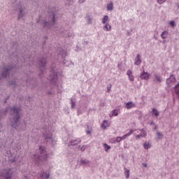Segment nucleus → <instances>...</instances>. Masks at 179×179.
<instances>
[{
    "instance_id": "1",
    "label": "nucleus",
    "mask_w": 179,
    "mask_h": 179,
    "mask_svg": "<svg viewBox=\"0 0 179 179\" xmlns=\"http://www.w3.org/2000/svg\"><path fill=\"white\" fill-rule=\"evenodd\" d=\"M38 23L45 29H52L55 24V14L52 13L45 20H39Z\"/></svg>"
},
{
    "instance_id": "2",
    "label": "nucleus",
    "mask_w": 179,
    "mask_h": 179,
    "mask_svg": "<svg viewBox=\"0 0 179 179\" xmlns=\"http://www.w3.org/2000/svg\"><path fill=\"white\" fill-rule=\"evenodd\" d=\"M40 155H35L34 157V162L36 164H39L43 160H45L48 155H47V151H45V148L43 146L39 147Z\"/></svg>"
},
{
    "instance_id": "3",
    "label": "nucleus",
    "mask_w": 179,
    "mask_h": 179,
    "mask_svg": "<svg viewBox=\"0 0 179 179\" xmlns=\"http://www.w3.org/2000/svg\"><path fill=\"white\" fill-rule=\"evenodd\" d=\"M11 113H13V119L12 122L13 128H17L19 125V119L20 116L19 115V110L16 108V107H13L10 108Z\"/></svg>"
},
{
    "instance_id": "4",
    "label": "nucleus",
    "mask_w": 179,
    "mask_h": 179,
    "mask_svg": "<svg viewBox=\"0 0 179 179\" xmlns=\"http://www.w3.org/2000/svg\"><path fill=\"white\" fill-rule=\"evenodd\" d=\"M14 70L15 67L12 66H7L5 68H3L2 73L0 75V78H8L9 76V73H10Z\"/></svg>"
},
{
    "instance_id": "5",
    "label": "nucleus",
    "mask_w": 179,
    "mask_h": 179,
    "mask_svg": "<svg viewBox=\"0 0 179 179\" xmlns=\"http://www.w3.org/2000/svg\"><path fill=\"white\" fill-rule=\"evenodd\" d=\"M52 128L51 127H48L44 129L43 136L45 139H51L52 138Z\"/></svg>"
},
{
    "instance_id": "6",
    "label": "nucleus",
    "mask_w": 179,
    "mask_h": 179,
    "mask_svg": "<svg viewBox=\"0 0 179 179\" xmlns=\"http://www.w3.org/2000/svg\"><path fill=\"white\" fill-rule=\"evenodd\" d=\"M82 142L80 138H71L69 141V146H77Z\"/></svg>"
},
{
    "instance_id": "7",
    "label": "nucleus",
    "mask_w": 179,
    "mask_h": 179,
    "mask_svg": "<svg viewBox=\"0 0 179 179\" xmlns=\"http://www.w3.org/2000/svg\"><path fill=\"white\" fill-rule=\"evenodd\" d=\"M12 174H13V169H6L3 173V176L6 179H11Z\"/></svg>"
},
{
    "instance_id": "8",
    "label": "nucleus",
    "mask_w": 179,
    "mask_h": 179,
    "mask_svg": "<svg viewBox=\"0 0 179 179\" xmlns=\"http://www.w3.org/2000/svg\"><path fill=\"white\" fill-rule=\"evenodd\" d=\"M150 78V74L145 71L140 75V79H142V80H149Z\"/></svg>"
},
{
    "instance_id": "9",
    "label": "nucleus",
    "mask_w": 179,
    "mask_h": 179,
    "mask_svg": "<svg viewBox=\"0 0 179 179\" xmlns=\"http://www.w3.org/2000/svg\"><path fill=\"white\" fill-rule=\"evenodd\" d=\"M17 12L18 13V19H22L24 16V13L23 12V7L22 6L19 5L18 7L16 9Z\"/></svg>"
},
{
    "instance_id": "10",
    "label": "nucleus",
    "mask_w": 179,
    "mask_h": 179,
    "mask_svg": "<svg viewBox=\"0 0 179 179\" xmlns=\"http://www.w3.org/2000/svg\"><path fill=\"white\" fill-rule=\"evenodd\" d=\"M154 80L159 83H162L163 82V77L159 73H154Z\"/></svg>"
},
{
    "instance_id": "11",
    "label": "nucleus",
    "mask_w": 179,
    "mask_h": 179,
    "mask_svg": "<svg viewBox=\"0 0 179 179\" xmlns=\"http://www.w3.org/2000/svg\"><path fill=\"white\" fill-rule=\"evenodd\" d=\"M50 80L51 83H57V80H58L57 72H53V75L50 76Z\"/></svg>"
},
{
    "instance_id": "12",
    "label": "nucleus",
    "mask_w": 179,
    "mask_h": 179,
    "mask_svg": "<svg viewBox=\"0 0 179 179\" xmlns=\"http://www.w3.org/2000/svg\"><path fill=\"white\" fill-rule=\"evenodd\" d=\"M38 65L40 68H45V64L47 62V59L45 58H42L39 60H38Z\"/></svg>"
},
{
    "instance_id": "13",
    "label": "nucleus",
    "mask_w": 179,
    "mask_h": 179,
    "mask_svg": "<svg viewBox=\"0 0 179 179\" xmlns=\"http://www.w3.org/2000/svg\"><path fill=\"white\" fill-rule=\"evenodd\" d=\"M142 64V59H141V55L138 54L135 59L134 65H141Z\"/></svg>"
},
{
    "instance_id": "14",
    "label": "nucleus",
    "mask_w": 179,
    "mask_h": 179,
    "mask_svg": "<svg viewBox=\"0 0 179 179\" xmlns=\"http://www.w3.org/2000/svg\"><path fill=\"white\" fill-rule=\"evenodd\" d=\"M176 82V77L174 76V75L171 74L170 76V78L166 79V83L167 85H170V83H173Z\"/></svg>"
},
{
    "instance_id": "15",
    "label": "nucleus",
    "mask_w": 179,
    "mask_h": 179,
    "mask_svg": "<svg viewBox=\"0 0 179 179\" xmlns=\"http://www.w3.org/2000/svg\"><path fill=\"white\" fill-rule=\"evenodd\" d=\"M59 57H62V58H65L66 57V50H62V49H59Z\"/></svg>"
},
{
    "instance_id": "16",
    "label": "nucleus",
    "mask_w": 179,
    "mask_h": 179,
    "mask_svg": "<svg viewBox=\"0 0 179 179\" xmlns=\"http://www.w3.org/2000/svg\"><path fill=\"white\" fill-rule=\"evenodd\" d=\"M127 75L129 77V80L131 82H134L135 80V78H134V75H132V71L131 70H128L127 72Z\"/></svg>"
},
{
    "instance_id": "17",
    "label": "nucleus",
    "mask_w": 179,
    "mask_h": 179,
    "mask_svg": "<svg viewBox=\"0 0 179 179\" xmlns=\"http://www.w3.org/2000/svg\"><path fill=\"white\" fill-rule=\"evenodd\" d=\"M132 134H134V129H130L129 133L121 137L122 141L127 139V138H128V136H131Z\"/></svg>"
},
{
    "instance_id": "18",
    "label": "nucleus",
    "mask_w": 179,
    "mask_h": 179,
    "mask_svg": "<svg viewBox=\"0 0 179 179\" xmlns=\"http://www.w3.org/2000/svg\"><path fill=\"white\" fill-rule=\"evenodd\" d=\"M108 127H109L108 122L107 120H103L101 124V128H102V129H106Z\"/></svg>"
},
{
    "instance_id": "19",
    "label": "nucleus",
    "mask_w": 179,
    "mask_h": 179,
    "mask_svg": "<svg viewBox=\"0 0 179 179\" xmlns=\"http://www.w3.org/2000/svg\"><path fill=\"white\" fill-rule=\"evenodd\" d=\"M80 164H82L83 166H90V161H89L88 159H81Z\"/></svg>"
},
{
    "instance_id": "20",
    "label": "nucleus",
    "mask_w": 179,
    "mask_h": 179,
    "mask_svg": "<svg viewBox=\"0 0 179 179\" xmlns=\"http://www.w3.org/2000/svg\"><path fill=\"white\" fill-rule=\"evenodd\" d=\"M105 25L103 27L104 31H111V25L110 24H104Z\"/></svg>"
},
{
    "instance_id": "21",
    "label": "nucleus",
    "mask_w": 179,
    "mask_h": 179,
    "mask_svg": "<svg viewBox=\"0 0 179 179\" xmlns=\"http://www.w3.org/2000/svg\"><path fill=\"white\" fill-rule=\"evenodd\" d=\"M114 10V4L113 1H110L109 3L107 4V10Z\"/></svg>"
},
{
    "instance_id": "22",
    "label": "nucleus",
    "mask_w": 179,
    "mask_h": 179,
    "mask_svg": "<svg viewBox=\"0 0 179 179\" xmlns=\"http://www.w3.org/2000/svg\"><path fill=\"white\" fill-rule=\"evenodd\" d=\"M108 22H109L108 15H104L102 18V24H108Z\"/></svg>"
},
{
    "instance_id": "23",
    "label": "nucleus",
    "mask_w": 179,
    "mask_h": 179,
    "mask_svg": "<svg viewBox=\"0 0 179 179\" xmlns=\"http://www.w3.org/2000/svg\"><path fill=\"white\" fill-rule=\"evenodd\" d=\"M134 106H135V103L129 101L126 103V108H127V110H129L130 108H132V107H134Z\"/></svg>"
},
{
    "instance_id": "24",
    "label": "nucleus",
    "mask_w": 179,
    "mask_h": 179,
    "mask_svg": "<svg viewBox=\"0 0 179 179\" xmlns=\"http://www.w3.org/2000/svg\"><path fill=\"white\" fill-rule=\"evenodd\" d=\"M143 148L144 149L148 150V149H150L152 148V144L150 143H145L143 144Z\"/></svg>"
},
{
    "instance_id": "25",
    "label": "nucleus",
    "mask_w": 179,
    "mask_h": 179,
    "mask_svg": "<svg viewBox=\"0 0 179 179\" xmlns=\"http://www.w3.org/2000/svg\"><path fill=\"white\" fill-rule=\"evenodd\" d=\"M50 178V173H41L40 175V179Z\"/></svg>"
},
{
    "instance_id": "26",
    "label": "nucleus",
    "mask_w": 179,
    "mask_h": 179,
    "mask_svg": "<svg viewBox=\"0 0 179 179\" xmlns=\"http://www.w3.org/2000/svg\"><path fill=\"white\" fill-rule=\"evenodd\" d=\"M168 36L169 32L167 31H164L161 34L162 38H167Z\"/></svg>"
},
{
    "instance_id": "27",
    "label": "nucleus",
    "mask_w": 179,
    "mask_h": 179,
    "mask_svg": "<svg viewBox=\"0 0 179 179\" xmlns=\"http://www.w3.org/2000/svg\"><path fill=\"white\" fill-rule=\"evenodd\" d=\"M124 170L126 178H129V170L127 167H124Z\"/></svg>"
},
{
    "instance_id": "28",
    "label": "nucleus",
    "mask_w": 179,
    "mask_h": 179,
    "mask_svg": "<svg viewBox=\"0 0 179 179\" xmlns=\"http://www.w3.org/2000/svg\"><path fill=\"white\" fill-rule=\"evenodd\" d=\"M148 135V133L144 129H141V133L140 134L141 138H145Z\"/></svg>"
},
{
    "instance_id": "29",
    "label": "nucleus",
    "mask_w": 179,
    "mask_h": 179,
    "mask_svg": "<svg viewBox=\"0 0 179 179\" xmlns=\"http://www.w3.org/2000/svg\"><path fill=\"white\" fill-rule=\"evenodd\" d=\"M77 149H80V150H81V152H85V150H86V149H87V146L83 145L82 147H80V145H78Z\"/></svg>"
},
{
    "instance_id": "30",
    "label": "nucleus",
    "mask_w": 179,
    "mask_h": 179,
    "mask_svg": "<svg viewBox=\"0 0 179 179\" xmlns=\"http://www.w3.org/2000/svg\"><path fill=\"white\" fill-rule=\"evenodd\" d=\"M103 148H104L105 152H108V150L111 149V147L108 145L107 143L103 144Z\"/></svg>"
},
{
    "instance_id": "31",
    "label": "nucleus",
    "mask_w": 179,
    "mask_h": 179,
    "mask_svg": "<svg viewBox=\"0 0 179 179\" xmlns=\"http://www.w3.org/2000/svg\"><path fill=\"white\" fill-rule=\"evenodd\" d=\"M152 114H154L155 117H159V110H157L156 108H153Z\"/></svg>"
},
{
    "instance_id": "32",
    "label": "nucleus",
    "mask_w": 179,
    "mask_h": 179,
    "mask_svg": "<svg viewBox=\"0 0 179 179\" xmlns=\"http://www.w3.org/2000/svg\"><path fill=\"white\" fill-rule=\"evenodd\" d=\"M117 115H118V110L114 109L112 111V117H117Z\"/></svg>"
},
{
    "instance_id": "33",
    "label": "nucleus",
    "mask_w": 179,
    "mask_h": 179,
    "mask_svg": "<svg viewBox=\"0 0 179 179\" xmlns=\"http://www.w3.org/2000/svg\"><path fill=\"white\" fill-rule=\"evenodd\" d=\"M87 22L88 24H92L93 20L90 16L87 17Z\"/></svg>"
},
{
    "instance_id": "34",
    "label": "nucleus",
    "mask_w": 179,
    "mask_h": 179,
    "mask_svg": "<svg viewBox=\"0 0 179 179\" xmlns=\"http://www.w3.org/2000/svg\"><path fill=\"white\" fill-rule=\"evenodd\" d=\"M157 136L159 139H162L163 138V134H162V132L158 131L157 133Z\"/></svg>"
},
{
    "instance_id": "35",
    "label": "nucleus",
    "mask_w": 179,
    "mask_h": 179,
    "mask_svg": "<svg viewBox=\"0 0 179 179\" xmlns=\"http://www.w3.org/2000/svg\"><path fill=\"white\" fill-rule=\"evenodd\" d=\"M71 108H75V106H76V102L73 101V99H71Z\"/></svg>"
},
{
    "instance_id": "36",
    "label": "nucleus",
    "mask_w": 179,
    "mask_h": 179,
    "mask_svg": "<svg viewBox=\"0 0 179 179\" xmlns=\"http://www.w3.org/2000/svg\"><path fill=\"white\" fill-rule=\"evenodd\" d=\"M167 0H157V3H159V5H162L163 3H164V2H166Z\"/></svg>"
},
{
    "instance_id": "37",
    "label": "nucleus",
    "mask_w": 179,
    "mask_h": 179,
    "mask_svg": "<svg viewBox=\"0 0 179 179\" xmlns=\"http://www.w3.org/2000/svg\"><path fill=\"white\" fill-rule=\"evenodd\" d=\"M6 153H7V156H8V157H12V156H13V155L12 154V152H11L10 150H8V151L6 152Z\"/></svg>"
},
{
    "instance_id": "38",
    "label": "nucleus",
    "mask_w": 179,
    "mask_h": 179,
    "mask_svg": "<svg viewBox=\"0 0 179 179\" xmlns=\"http://www.w3.org/2000/svg\"><path fill=\"white\" fill-rule=\"evenodd\" d=\"M122 140V138H121V136H117V138H116V142H117V143H120V142H121Z\"/></svg>"
},
{
    "instance_id": "39",
    "label": "nucleus",
    "mask_w": 179,
    "mask_h": 179,
    "mask_svg": "<svg viewBox=\"0 0 179 179\" xmlns=\"http://www.w3.org/2000/svg\"><path fill=\"white\" fill-rule=\"evenodd\" d=\"M169 23L171 26H172V27H174L176 26V22L174 21H171Z\"/></svg>"
},
{
    "instance_id": "40",
    "label": "nucleus",
    "mask_w": 179,
    "mask_h": 179,
    "mask_svg": "<svg viewBox=\"0 0 179 179\" xmlns=\"http://www.w3.org/2000/svg\"><path fill=\"white\" fill-rule=\"evenodd\" d=\"M108 92H111V85L107 87Z\"/></svg>"
},
{
    "instance_id": "41",
    "label": "nucleus",
    "mask_w": 179,
    "mask_h": 179,
    "mask_svg": "<svg viewBox=\"0 0 179 179\" xmlns=\"http://www.w3.org/2000/svg\"><path fill=\"white\" fill-rule=\"evenodd\" d=\"M10 85L11 86H13V85H15V86H16V82H12L11 83H10Z\"/></svg>"
},
{
    "instance_id": "42",
    "label": "nucleus",
    "mask_w": 179,
    "mask_h": 179,
    "mask_svg": "<svg viewBox=\"0 0 179 179\" xmlns=\"http://www.w3.org/2000/svg\"><path fill=\"white\" fill-rule=\"evenodd\" d=\"M85 1H86V0H79L78 3H83V2H85Z\"/></svg>"
},
{
    "instance_id": "43",
    "label": "nucleus",
    "mask_w": 179,
    "mask_h": 179,
    "mask_svg": "<svg viewBox=\"0 0 179 179\" xmlns=\"http://www.w3.org/2000/svg\"><path fill=\"white\" fill-rule=\"evenodd\" d=\"M92 131H90V130L87 131V135H90Z\"/></svg>"
},
{
    "instance_id": "44",
    "label": "nucleus",
    "mask_w": 179,
    "mask_h": 179,
    "mask_svg": "<svg viewBox=\"0 0 179 179\" xmlns=\"http://www.w3.org/2000/svg\"><path fill=\"white\" fill-rule=\"evenodd\" d=\"M136 138H137V139H139V138H141V134L137 135Z\"/></svg>"
},
{
    "instance_id": "45",
    "label": "nucleus",
    "mask_w": 179,
    "mask_h": 179,
    "mask_svg": "<svg viewBox=\"0 0 179 179\" xmlns=\"http://www.w3.org/2000/svg\"><path fill=\"white\" fill-rule=\"evenodd\" d=\"M143 166L144 167H148V164H143Z\"/></svg>"
},
{
    "instance_id": "46",
    "label": "nucleus",
    "mask_w": 179,
    "mask_h": 179,
    "mask_svg": "<svg viewBox=\"0 0 179 179\" xmlns=\"http://www.w3.org/2000/svg\"><path fill=\"white\" fill-rule=\"evenodd\" d=\"M154 38H155V40H157V36H156V34L154 35Z\"/></svg>"
},
{
    "instance_id": "47",
    "label": "nucleus",
    "mask_w": 179,
    "mask_h": 179,
    "mask_svg": "<svg viewBox=\"0 0 179 179\" xmlns=\"http://www.w3.org/2000/svg\"><path fill=\"white\" fill-rule=\"evenodd\" d=\"M150 125H155V122H151Z\"/></svg>"
},
{
    "instance_id": "48",
    "label": "nucleus",
    "mask_w": 179,
    "mask_h": 179,
    "mask_svg": "<svg viewBox=\"0 0 179 179\" xmlns=\"http://www.w3.org/2000/svg\"><path fill=\"white\" fill-rule=\"evenodd\" d=\"M79 114H80V112H78V115H79Z\"/></svg>"
},
{
    "instance_id": "49",
    "label": "nucleus",
    "mask_w": 179,
    "mask_h": 179,
    "mask_svg": "<svg viewBox=\"0 0 179 179\" xmlns=\"http://www.w3.org/2000/svg\"><path fill=\"white\" fill-rule=\"evenodd\" d=\"M66 1H67V2H69V1H71V0H66Z\"/></svg>"
},
{
    "instance_id": "50",
    "label": "nucleus",
    "mask_w": 179,
    "mask_h": 179,
    "mask_svg": "<svg viewBox=\"0 0 179 179\" xmlns=\"http://www.w3.org/2000/svg\"><path fill=\"white\" fill-rule=\"evenodd\" d=\"M157 128V127H155V129H156Z\"/></svg>"
},
{
    "instance_id": "51",
    "label": "nucleus",
    "mask_w": 179,
    "mask_h": 179,
    "mask_svg": "<svg viewBox=\"0 0 179 179\" xmlns=\"http://www.w3.org/2000/svg\"><path fill=\"white\" fill-rule=\"evenodd\" d=\"M64 65H66V62H64Z\"/></svg>"
},
{
    "instance_id": "52",
    "label": "nucleus",
    "mask_w": 179,
    "mask_h": 179,
    "mask_svg": "<svg viewBox=\"0 0 179 179\" xmlns=\"http://www.w3.org/2000/svg\"><path fill=\"white\" fill-rule=\"evenodd\" d=\"M0 118H1V115H0Z\"/></svg>"
}]
</instances>
